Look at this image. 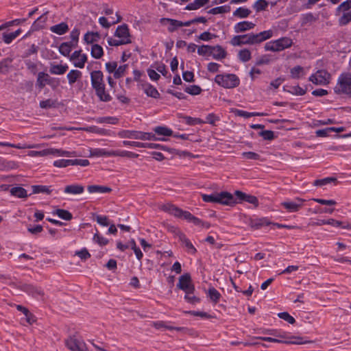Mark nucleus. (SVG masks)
Instances as JSON below:
<instances>
[{
  "label": "nucleus",
  "instance_id": "f257e3e1",
  "mask_svg": "<svg viewBox=\"0 0 351 351\" xmlns=\"http://www.w3.org/2000/svg\"><path fill=\"white\" fill-rule=\"evenodd\" d=\"M202 199L205 202L218 203L223 205H232L235 199L232 195L228 192L213 193L210 195H202Z\"/></svg>",
  "mask_w": 351,
  "mask_h": 351
},
{
  "label": "nucleus",
  "instance_id": "f03ea898",
  "mask_svg": "<svg viewBox=\"0 0 351 351\" xmlns=\"http://www.w3.org/2000/svg\"><path fill=\"white\" fill-rule=\"evenodd\" d=\"M335 93L345 94L351 97V74L343 73L341 74L337 80V83L334 88Z\"/></svg>",
  "mask_w": 351,
  "mask_h": 351
},
{
  "label": "nucleus",
  "instance_id": "7ed1b4c3",
  "mask_svg": "<svg viewBox=\"0 0 351 351\" xmlns=\"http://www.w3.org/2000/svg\"><path fill=\"white\" fill-rule=\"evenodd\" d=\"M215 82L226 88H233L239 85L240 80L234 74H221L215 76Z\"/></svg>",
  "mask_w": 351,
  "mask_h": 351
},
{
  "label": "nucleus",
  "instance_id": "20e7f679",
  "mask_svg": "<svg viewBox=\"0 0 351 351\" xmlns=\"http://www.w3.org/2000/svg\"><path fill=\"white\" fill-rule=\"evenodd\" d=\"M292 40L287 37H283L278 40L267 43L265 45L266 51H280L292 45Z\"/></svg>",
  "mask_w": 351,
  "mask_h": 351
},
{
  "label": "nucleus",
  "instance_id": "39448f33",
  "mask_svg": "<svg viewBox=\"0 0 351 351\" xmlns=\"http://www.w3.org/2000/svg\"><path fill=\"white\" fill-rule=\"evenodd\" d=\"M47 84L55 88L58 86L59 82L45 72H39L37 75L36 86L40 89H43Z\"/></svg>",
  "mask_w": 351,
  "mask_h": 351
},
{
  "label": "nucleus",
  "instance_id": "423d86ee",
  "mask_svg": "<svg viewBox=\"0 0 351 351\" xmlns=\"http://www.w3.org/2000/svg\"><path fill=\"white\" fill-rule=\"evenodd\" d=\"M230 43L232 46H241L243 45H256L255 34H247L234 36L232 38Z\"/></svg>",
  "mask_w": 351,
  "mask_h": 351
},
{
  "label": "nucleus",
  "instance_id": "0eeeda50",
  "mask_svg": "<svg viewBox=\"0 0 351 351\" xmlns=\"http://www.w3.org/2000/svg\"><path fill=\"white\" fill-rule=\"evenodd\" d=\"M330 73L326 70H319L309 77V81L316 85H326L329 84Z\"/></svg>",
  "mask_w": 351,
  "mask_h": 351
},
{
  "label": "nucleus",
  "instance_id": "6e6552de",
  "mask_svg": "<svg viewBox=\"0 0 351 351\" xmlns=\"http://www.w3.org/2000/svg\"><path fill=\"white\" fill-rule=\"evenodd\" d=\"M177 287L183 290L185 293L187 291H194L195 287L192 283L191 278L189 273H186L180 276Z\"/></svg>",
  "mask_w": 351,
  "mask_h": 351
},
{
  "label": "nucleus",
  "instance_id": "1a4fd4ad",
  "mask_svg": "<svg viewBox=\"0 0 351 351\" xmlns=\"http://www.w3.org/2000/svg\"><path fill=\"white\" fill-rule=\"evenodd\" d=\"M66 346L71 351H87L85 343L74 336L70 337L66 341Z\"/></svg>",
  "mask_w": 351,
  "mask_h": 351
},
{
  "label": "nucleus",
  "instance_id": "9d476101",
  "mask_svg": "<svg viewBox=\"0 0 351 351\" xmlns=\"http://www.w3.org/2000/svg\"><path fill=\"white\" fill-rule=\"evenodd\" d=\"M305 199L295 198L293 201H286L282 202L281 205L289 212L293 213L298 211L302 206Z\"/></svg>",
  "mask_w": 351,
  "mask_h": 351
},
{
  "label": "nucleus",
  "instance_id": "9b49d317",
  "mask_svg": "<svg viewBox=\"0 0 351 351\" xmlns=\"http://www.w3.org/2000/svg\"><path fill=\"white\" fill-rule=\"evenodd\" d=\"M114 36L119 38L122 42H124L125 44L131 43L129 29L128 25L125 24L119 25L117 28L114 33Z\"/></svg>",
  "mask_w": 351,
  "mask_h": 351
},
{
  "label": "nucleus",
  "instance_id": "f8f14e48",
  "mask_svg": "<svg viewBox=\"0 0 351 351\" xmlns=\"http://www.w3.org/2000/svg\"><path fill=\"white\" fill-rule=\"evenodd\" d=\"M70 60L73 62V64L75 67L82 69L84 67V64L87 61V56L86 54H82L81 50L75 51L72 53Z\"/></svg>",
  "mask_w": 351,
  "mask_h": 351
},
{
  "label": "nucleus",
  "instance_id": "ddd939ff",
  "mask_svg": "<svg viewBox=\"0 0 351 351\" xmlns=\"http://www.w3.org/2000/svg\"><path fill=\"white\" fill-rule=\"evenodd\" d=\"M91 85L93 89L104 86V75L101 71H93L90 73Z\"/></svg>",
  "mask_w": 351,
  "mask_h": 351
},
{
  "label": "nucleus",
  "instance_id": "4468645a",
  "mask_svg": "<svg viewBox=\"0 0 351 351\" xmlns=\"http://www.w3.org/2000/svg\"><path fill=\"white\" fill-rule=\"evenodd\" d=\"M259 339L268 342H274V343H292V344H302L304 342L302 341V338L299 337H291L290 340L289 341H282L278 339L269 337H259Z\"/></svg>",
  "mask_w": 351,
  "mask_h": 351
},
{
  "label": "nucleus",
  "instance_id": "2eb2a0df",
  "mask_svg": "<svg viewBox=\"0 0 351 351\" xmlns=\"http://www.w3.org/2000/svg\"><path fill=\"white\" fill-rule=\"evenodd\" d=\"M20 287L23 291L27 293L29 295H32L35 298L38 296H43L44 294L43 290L40 288L34 287L32 285L23 284L20 286Z\"/></svg>",
  "mask_w": 351,
  "mask_h": 351
},
{
  "label": "nucleus",
  "instance_id": "dca6fc26",
  "mask_svg": "<svg viewBox=\"0 0 351 351\" xmlns=\"http://www.w3.org/2000/svg\"><path fill=\"white\" fill-rule=\"evenodd\" d=\"M90 157H110L113 156L114 150H106L105 149L95 148L89 149Z\"/></svg>",
  "mask_w": 351,
  "mask_h": 351
},
{
  "label": "nucleus",
  "instance_id": "f3484780",
  "mask_svg": "<svg viewBox=\"0 0 351 351\" xmlns=\"http://www.w3.org/2000/svg\"><path fill=\"white\" fill-rule=\"evenodd\" d=\"M255 27V24L252 22L244 21L237 23L234 26V30L235 33H241L250 30Z\"/></svg>",
  "mask_w": 351,
  "mask_h": 351
},
{
  "label": "nucleus",
  "instance_id": "a211bd4d",
  "mask_svg": "<svg viewBox=\"0 0 351 351\" xmlns=\"http://www.w3.org/2000/svg\"><path fill=\"white\" fill-rule=\"evenodd\" d=\"M160 23L162 25H167L168 23V31L169 32H173L177 28L181 27V21L169 18H162L160 19Z\"/></svg>",
  "mask_w": 351,
  "mask_h": 351
},
{
  "label": "nucleus",
  "instance_id": "6ab92c4d",
  "mask_svg": "<svg viewBox=\"0 0 351 351\" xmlns=\"http://www.w3.org/2000/svg\"><path fill=\"white\" fill-rule=\"evenodd\" d=\"M210 56L215 60H221L226 57L227 52L221 45L212 46Z\"/></svg>",
  "mask_w": 351,
  "mask_h": 351
},
{
  "label": "nucleus",
  "instance_id": "aec40b11",
  "mask_svg": "<svg viewBox=\"0 0 351 351\" xmlns=\"http://www.w3.org/2000/svg\"><path fill=\"white\" fill-rule=\"evenodd\" d=\"M118 135L121 138H134L141 140V132L136 130H121L118 133Z\"/></svg>",
  "mask_w": 351,
  "mask_h": 351
},
{
  "label": "nucleus",
  "instance_id": "412c9836",
  "mask_svg": "<svg viewBox=\"0 0 351 351\" xmlns=\"http://www.w3.org/2000/svg\"><path fill=\"white\" fill-rule=\"evenodd\" d=\"M96 95L99 97V100L104 102L111 101L112 97L106 91V85L98 87L95 89Z\"/></svg>",
  "mask_w": 351,
  "mask_h": 351
},
{
  "label": "nucleus",
  "instance_id": "4be33fe9",
  "mask_svg": "<svg viewBox=\"0 0 351 351\" xmlns=\"http://www.w3.org/2000/svg\"><path fill=\"white\" fill-rule=\"evenodd\" d=\"M49 29L51 32L58 35H63L69 31V28L66 23L62 22L59 24L50 27Z\"/></svg>",
  "mask_w": 351,
  "mask_h": 351
},
{
  "label": "nucleus",
  "instance_id": "5701e85b",
  "mask_svg": "<svg viewBox=\"0 0 351 351\" xmlns=\"http://www.w3.org/2000/svg\"><path fill=\"white\" fill-rule=\"evenodd\" d=\"M66 64H51L49 68V73L53 75H63L67 70Z\"/></svg>",
  "mask_w": 351,
  "mask_h": 351
},
{
  "label": "nucleus",
  "instance_id": "b1692460",
  "mask_svg": "<svg viewBox=\"0 0 351 351\" xmlns=\"http://www.w3.org/2000/svg\"><path fill=\"white\" fill-rule=\"evenodd\" d=\"M84 186L79 184L68 185L64 188V193L73 195H79L84 192Z\"/></svg>",
  "mask_w": 351,
  "mask_h": 351
},
{
  "label": "nucleus",
  "instance_id": "393cba45",
  "mask_svg": "<svg viewBox=\"0 0 351 351\" xmlns=\"http://www.w3.org/2000/svg\"><path fill=\"white\" fill-rule=\"evenodd\" d=\"M75 47V43L73 42L62 43L59 47V51L62 56H69L72 48Z\"/></svg>",
  "mask_w": 351,
  "mask_h": 351
},
{
  "label": "nucleus",
  "instance_id": "a878e982",
  "mask_svg": "<svg viewBox=\"0 0 351 351\" xmlns=\"http://www.w3.org/2000/svg\"><path fill=\"white\" fill-rule=\"evenodd\" d=\"M82 76V73L80 71L73 69L68 73L66 77L68 79L69 84L70 85H73L78 80H80Z\"/></svg>",
  "mask_w": 351,
  "mask_h": 351
},
{
  "label": "nucleus",
  "instance_id": "bb28decb",
  "mask_svg": "<svg viewBox=\"0 0 351 351\" xmlns=\"http://www.w3.org/2000/svg\"><path fill=\"white\" fill-rule=\"evenodd\" d=\"M235 195L239 199L241 200H245L252 204H258V199L255 196L247 195L239 191H237L235 192Z\"/></svg>",
  "mask_w": 351,
  "mask_h": 351
},
{
  "label": "nucleus",
  "instance_id": "cd10ccee",
  "mask_svg": "<svg viewBox=\"0 0 351 351\" xmlns=\"http://www.w3.org/2000/svg\"><path fill=\"white\" fill-rule=\"evenodd\" d=\"M87 190L90 193H106L112 191L110 187L99 185H90L88 186Z\"/></svg>",
  "mask_w": 351,
  "mask_h": 351
},
{
  "label": "nucleus",
  "instance_id": "c85d7f7f",
  "mask_svg": "<svg viewBox=\"0 0 351 351\" xmlns=\"http://www.w3.org/2000/svg\"><path fill=\"white\" fill-rule=\"evenodd\" d=\"M273 36V31L272 30H267L261 32L258 34H255V38L256 43H261Z\"/></svg>",
  "mask_w": 351,
  "mask_h": 351
},
{
  "label": "nucleus",
  "instance_id": "c756f323",
  "mask_svg": "<svg viewBox=\"0 0 351 351\" xmlns=\"http://www.w3.org/2000/svg\"><path fill=\"white\" fill-rule=\"evenodd\" d=\"M145 93L148 96L153 98H158L160 94L157 89L150 84H145L143 86Z\"/></svg>",
  "mask_w": 351,
  "mask_h": 351
},
{
  "label": "nucleus",
  "instance_id": "7c9ffc66",
  "mask_svg": "<svg viewBox=\"0 0 351 351\" xmlns=\"http://www.w3.org/2000/svg\"><path fill=\"white\" fill-rule=\"evenodd\" d=\"M51 154L66 157H76L79 156L76 152H68L60 149L51 148Z\"/></svg>",
  "mask_w": 351,
  "mask_h": 351
},
{
  "label": "nucleus",
  "instance_id": "2f4dec72",
  "mask_svg": "<svg viewBox=\"0 0 351 351\" xmlns=\"http://www.w3.org/2000/svg\"><path fill=\"white\" fill-rule=\"evenodd\" d=\"M10 193L19 198H24L27 197V191L21 186L13 187L10 189Z\"/></svg>",
  "mask_w": 351,
  "mask_h": 351
},
{
  "label": "nucleus",
  "instance_id": "473e14b6",
  "mask_svg": "<svg viewBox=\"0 0 351 351\" xmlns=\"http://www.w3.org/2000/svg\"><path fill=\"white\" fill-rule=\"evenodd\" d=\"M21 33V29H19L14 32L7 34L3 33V40L6 44H10L14 40L19 34Z\"/></svg>",
  "mask_w": 351,
  "mask_h": 351
},
{
  "label": "nucleus",
  "instance_id": "72a5a7b5",
  "mask_svg": "<svg viewBox=\"0 0 351 351\" xmlns=\"http://www.w3.org/2000/svg\"><path fill=\"white\" fill-rule=\"evenodd\" d=\"M269 224V222L265 218L251 220L250 223V227L254 229H259L262 226H267Z\"/></svg>",
  "mask_w": 351,
  "mask_h": 351
},
{
  "label": "nucleus",
  "instance_id": "f704fd0d",
  "mask_svg": "<svg viewBox=\"0 0 351 351\" xmlns=\"http://www.w3.org/2000/svg\"><path fill=\"white\" fill-rule=\"evenodd\" d=\"M208 1L209 0H195L193 3L188 4L185 9L187 10H197L206 4Z\"/></svg>",
  "mask_w": 351,
  "mask_h": 351
},
{
  "label": "nucleus",
  "instance_id": "c9c22d12",
  "mask_svg": "<svg viewBox=\"0 0 351 351\" xmlns=\"http://www.w3.org/2000/svg\"><path fill=\"white\" fill-rule=\"evenodd\" d=\"M161 209L176 217L180 212V208L171 204H165L161 206Z\"/></svg>",
  "mask_w": 351,
  "mask_h": 351
},
{
  "label": "nucleus",
  "instance_id": "e433bc0d",
  "mask_svg": "<svg viewBox=\"0 0 351 351\" xmlns=\"http://www.w3.org/2000/svg\"><path fill=\"white\" fill-rule=\"evenodd\" d=\"M12 58H6L0 62V73H7L9 71Z\"/></svg>",
  "mask_w": 351,
  "mask_h": 351
},
{
  "label": "nucleus",
  "instance_id": "4c0bfd02",
  "mask_svg": "<svg viewBox=\"0 0 351 351\" xmlns=\"http://www.w3.org/2000/svg\"><path fill=\"white\" fill-rule=\"evenodd\" d=\"M153 326L156 329H161V328H165L168 330H176L177 331H182L184 330V328L182 327H173L170 326H167L165 323L162 321H158L153 323Z\"/></svg>",
  "mask_w": 351,
  "mask_h": 351
},
{
  "label": "nucleus",
  "instance_id": "58836bf2",
  "mask_svg": "<svg viewBox=\"0 0 351 351\" xmlns=\"http://www.w3.org/2000/svg\"><path fill=\"white\" fill-rule=\"evenodd\" d=\"M290 73L293 79H299L304 75V70L302 66H296L291 69Z\"/></svg>",
  "mask_w": 351,
  "mask_h": 351
},
{
  "label": "nucleus",
  "instance_id": "ea45409f",
  "mask_svg": "<svg viewBox=\"0 0 351 351\" xmlns=\"http://www.w3.org/2000/svg\"><path fill=\"white\" fill-rule=\"evenodd\" d=\"M104 54L103 48L98 44H93L91 47V56L96 59L101 58Z\"/></svg>",
  "mask_w": 351,
  "mask_h": 351
},
{
  "label": "nucleus",
  "instance_id": "a19ab883",
  "mask_svg": "<svg viewBox=\"0 0 351 351\" xmlns=\"http://www.w3.org/2000/svg\"><path fill=\"white\" fill-rule=\"evenodd\" d=\"M238 58L240 61L246 62L252 58L251 51L247 49H243L239 51Z\"/></svg>",
  "mask_w": 351,
  "mask_h": 351
},
{
  "label": "nucleus",
  "instance_id": "79ce46f5",
  "mask_svg": "<svg viewBox=\"0 0 351 351\" xmlns=\"http://www.w3.org/2000/svg\"><path fill=\"white\" fill-rule=\"evenodd\" d=\"M208 296L210 300L215 304L217 303L221 298L220 293L214 287L209 288L208 291Z\"/></svg>",
  "mask_w": 351,
  "mask_h": 351
},
{
  "label": "nucleus",
  "instance_id": "37998d69",
  "mask_svg": "<svg viewBox=\"0 0 351 351\" xmlns=\"http://www.w3.org/2000/svg\"><path fill=\"white\" fill-rule=\"evenodd\" d=\"M113 156H121L128 158H138V154L125 150H114Z\"/></svg>",
  "mask_w": 351,
  "mask_h": 351
},
{
  "label": "nucleus",
  "instance_id": "c03bdc74",
  "mask_svg": "<svg viewBox=\"0 0 351 351\" xmlns=\"http://www.w3.org/2000/svg\"><path fill=\"white\" fill-rule=\"evenodd\" d=\"M116 16L117 17V19L116 21H112V23H109L106 18L104 16H101L99 19V24L105 27V28H109L112 24H115L117 23H119L121 21V16H119L118 14H116Z\"/></svg>",
  "mask_w": 351,
  "mask_h": 351
},
{
  "label": "nucleus",
  "instance_id": "a18cd8bd",
  "mask_svg": "<svg viewBox=\"0 0 351 351\" xmlns=\"http://www.w3.org/2000/svg\"><path fill=\"white\" fill-rule=\"evenodd\" d=\"M251 13V11L245 8H239L234 12L233 15L241 19L247 18Z\"/></svg>",
  "mask_w": 351,
  "mask_h": 351
},
{
  "label": "nucleus",
  "instance_id": "49530a36",
  "mask_svg": "<svg viewBox=\"0 0 351 351\" xmlns=\"http://www.w3.org/2000/svg\"><path fill=\"white\" fill-rule=\"evenodd\" d=\"M33 193H47L50 194L51 190L49 187L44 185H34L32 186Z\"/></svg>",
  "mask_w": 351,
  "mask_h": 351
},
{
  "label": "nucleus",
  "instance_id": "de8ad7c7",
  "mask_svg": "<svg viewBox=\"0 0 351 351\" xmlns=\"http://www.w3.org/2000/svg\"><path fill=\"white\" fill-rule=\"evenodd\" d=\"M154 130L156 132V134H157L158 135L169 136H171L173 134V131L167 127L158 126V127H156L154 129Z\"/></svg>",
  "mask_w": 351,
  "mask_h": 351
},
{
  "label": "nucleus",
  "instance_id": "09e8293b",
  "mask_svg": "<svg viewBox=\"0 0 351 351\" xmlns=\"http://www.w3.org/2000/svg\"><path fill=\"white\" fill-rule=\"evenodd\" d=\"M118 119L114 117H98L96 119V122L98 123H108V124H117L118 123Z\"/></svg>",
  "mask_w": 351,
  "mask_h": 351
},
{
  "label": "nucleus",
  "instance_id": "8fccbe9b",
  "mask_svg": "<svg viewBox=\"0 0 351 351\" xmlns=\"http://www.w3.org/2000/svg\"><path fill=\"white\" fill-rule=\"evenodd\" d=\"M99 38L98 32H87L84 37V40L87 43H93Z\"/></svg>",
  "mask_w": 351,
  "mask_h": 351
},
{
  "label": "nucleus",
  "instance_id": "3c124183",
  "mask_svg": "<svg viewBox=\"0 0 351 351\" xmlns=\"http://www.w3.org/2000/svg\"><path fill=\"white\" fill-rule=\"evenodd\" d=\"M235 113L237 115L245 118H249L254 116H265L266 114L263 112H248L246 111L236 110Z\"/></svg>",
  "mask_w": 351,
  "mask_h": 351
},
{
  "label": "nucleus",
  "instance_id": "603ef678",
  "mask_svg": "<svg viewBox=\"0 0 351 351\" xmlns=\"http://www.w3.org/2000/svg\"><path fill=\"white\" fill-rule=\"evenodd\" d=\"M211 50L212 46L202 45L197 47V53L202 56H210Z\"/></svg>",
  "mask_w": 351,
  "mask_h": 351
},
{
  "label": "nucleus",
  "instance_id": "864d4df0",
  "mask_svg": "<svg viewBox=\"0 0 351 351\" xmlns=\"http://www.w3.org/2000/svg\"><path fill=\"white\" fill-rule=\"evenodd\" d=\"M184 90L190 95H197L201 93L202 88L197 85H191L186 86Z\"/></svg>",
  "mask_w": 351,
  "mask_h": 351
},
{
  "label": "nucleus",
  "instance_id": "5fc2aeb1",
  "mask_svg": "<svg viewBox=\"0 0 351 351\" xmlns=\"http://www.w3.org/2000/svg\"><path fill=\"white\" fill-rule=\"evenodd\" d=\"M72 159H61L53 162V165L56 167L62 168L66 167L68 166H73Z\"/></svg>",
  "mask_w": 351,
  "mask_h": 351
},
{
  "label": "nucleus",
  "instance_id": "6e6d98bb",
  "mask_svg": "<svg viewBox=\"0 0 351 351\" xmlns=\"http://www.w3.org/2000/svg\"><path fill=\"white\" fill-rule=\"evenodd\" d=\"M351 22V10L343 13V14L339 19V24L341 26H344Z\"/></svg>",
  "mask_w": 351,
  "mask_h": 351
},
{
  "label": "nucleus",
  "instance_id": "4d7b16f0",
  "mask_svg": "<svg viewBox=\"0 0 351 351\" xmlns=\"http://www.w3.org/2000/svg\"><path fill=\"white\" fill-rule=\"evenodd\" d=\"M93 241L101 246L106 245L108 243V240L100 235L97 230L93 236Z\"/></svg>",
  "mask_w": 351,
  "mask_h": 351
},
{
  "label": "nucleus",
  "instance_id": "13d9d810",
  "mask_svg": "<svg viewBox=\"0 0 351 351\" xmlns=\"http://www.w3.org/2000/svg\"><path fill=\"white\" fill-rule=\"evenodd\" d=\"M180 239L185 245V246L191 251L192 254L195 253L196 249L194 247L191 241L186 238L184 234H180Z\"/></svg>",
  "mask_w": 351,
  "mask_h": 351
},
{
  "label": "nucleus",
  "instance_id": "bf43d9fd",
  "mask_svg": "<svg viewBox=\"0 0 351 351\" xmlns=\"http://www.w3.org/2000/svg\"><path fill=\"white\" fill-rule=\"evenodd\" d=\"M229 11H230V7L223 5V6L216 7V8L210 9L208 11V13L212 14H217L226 13V12H228Z\"/></svg>",
  "mask_w": 351,
  "mask_h": 351
},
{
  "label": "nucleus",
  "instance_id": "052dcab7",
  "mask_svg": "<svg viewBox=\"0 0 351 351\" xmlns=\"http://www.w3.org/2000/svg\"><path fill=\"white\" fill-rule=\"evenodd\" d=\"M183 119L185 120L186 123L189 125H194L204 123V121L199 118H193L191 117L185 116L183 117Z\"/></svg>",
  "mask_w": 351,
  "mask_h": 351
},
{
  "label": "nucleus",
  "instance_id": "680f3d73",
  "mask_svg": "<svg viewBox=\"0 0 351 351\" xmlns=\"http://www.w3.org/2000/svg\"><path fill=\"white\" fill-rule=\"evenodd\" d=\"M56 213L58 216L64 220H71L72 219V215L68 210L63 209H58L56 210Z\"/></svg>",
  "mask_w": 351,
  "mask_h": 351
},
{
  "label": "nucleus",
  "instance_id": "e2e57ef3",
  "mask_svg": "<svg viewBox=\"0 0 351 351\" xmlns=\"http://www.w3.org/2000/svg\"><path fill=\"white\" fill-rule=\"evenodd\" d=\"M185 293L184 299L189 303L195 304L199 302V299L193 295V291H187Z\"/></svg>",
  "mask_w": 351,
  "mask_h": 351
},
{
  "label": "nucleus",
  "instance_id": "0e129e2a",
  "mask_svg": "<svg viewBox=\"0 0 351 351\" xmlns=\"http://www.w3.org/2000/svg\"><path fill=\"white\" fill-rule=\"evenodd\" d=\"M268 5L267 1L265 0H258L254 5V8L256 12L265 10Z\"/></svg>",
  "mask_w": 351,
  "mask_h": 351
},
{
  "label": "nucleus",
  "instance_id": "69168bd1",
  "mask_svg": "<svg viewBox=\"0 0 351 351\" xmlns=\"http://www.w3.org/2000/svg\"><path fill=\"white\" fill-rule=\"evenodd\" d=\"M127 67H128L127 64L121 65L118 68L117 67L116 70L114 73V78L119 79V78L123 77L125 74Z\"/></svg>",
  "mask_w": 351,
  "mask_h": 351
},
{
  "label": "nucleus",
  "instance_id": "338daca9",
  "mask_svg": "<svg viewBox=\"0 0 351 351\" xmlns=\"http://www.w3.org/2000/svg\"><path fill=\"white\" fill-rule=\"evenodd\" d=\"M351 8V0H346L341 3L337 8V13H339L341 11H348Z\"/></svg>",
  "mask_w": 351,
  "mask_h": 351
},
{
  "label": "nucleus",
  "instance_id": "774afa93",
  "mask_svg": "<svg viewBox=\"0 0 351 351\" xmlns=\"http://www.w3.org/2000/svg\"><path fill=\"white\" fill-rule=\"evenodd\" d=\"M25 65H26V67L27 69L33 74V75H35L36 74L37 71H38V68H37V64L29 60H27L25 61Z\"/></svg>",
  "mask_w": 351,
  "mask_h": 351
}]
</instances>
